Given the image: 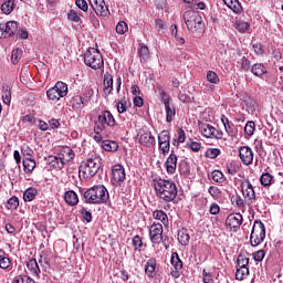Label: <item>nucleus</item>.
<instances>
[{"label": "nucleus", "mask_w": 283, "mask_h": 283, "mask_svg": "<svg viewBox=\"0 0 283 283\" xmlns=\"http://www.w3.org/2000/svg\"><path fill=\"white\" fill-rule=\"evenodd\" d=\"M154 189L157 198L164 202H174L178 196V187L172 180L155 179Z\"/></svg>", "instance_id": "obj_1"}, {"label": "nucleus", "mask_w": 283, "mask_h": 283, "mask_svg": "<svg viewBox=\"0 0 283 283\" xmlns=\"http://www.w3.org/2000/svg\"><path fill=\"white\" fill-rule=\"evenodd\" d=\"M83 196L87 205H105L109 200V191L103 185L93 186Z\"/></svg>", "instance_id": "obj_2"}, {"label": "nucleus", "mask_w": 283, "mask_h": 283, "mask_svg": "<svg viewBox=\"0 0 283 283\" xmlns=\"http://www.w3.org/2000/svg\"><path fill=\"white\" fill-rule=\"evenodd\" d=\"M101 169V157L98 155H92L86 160L82 161L78 167L80 177L94 178L95 174H98Z\"/></svg>", "instance_id": "obj_3"}, {"label": "nucleus", "mask_w": 283, "mask_h": 283, "mask_svg": "<svg viewBox=\"0 0 283 283\" xmlns=\"http://www.w3.org/2000/svg\"><path fill=\"white\" fill-rule=\"evenodd\" d=\"M184 21L189 30V32H200L205 24L202 23V17L199 12L193 10H188L184 13Z\"/></svg>", "instance_id": "obj_4"}, {"label": "nucleus", "mask_w": 283, "mask_h": 283, "mask_svg": "<svg viewBox=\"0 0 283 283\" xmlns=\"http://www.w3.org/2000/svg\"><path fill=\"white\" fill-rule=\"evenodd\" d=\"M84 63L87 67H92V70H101L104 67L105 62L103 61V54L101 51L91 48L84 53Z\"/></svg>", "instance_id": "obj_5"}, {"label": "nucleus", "mask_w": 283, "mask_h": 283, "mask_svg": "<svg viewBox=\"0 0 283 283\" xmlns=\"http://www.w3.org/2000/svg\"><path fill=\"white\" fill-rule=\"evenodd\" d=\"M266 238V228L262 221H254L251 234L250 244L251 247H260Z\"/></svg>", "instance_id": "obj_6"}, {"label": "nucleus", "mask_w": 283, "mask_h": 283, "mask_svg": "<svg viewBox=\"0 0 283 283\" xmlns=\"http://www.w3.org/2000/svg\"><path fill=\"white\" fill-rule=\"evenodd\" d=\"M95 126L97 132H105L107 127H116V118H114V115L109 111H103L98 116L97 120L95 122Z\"/></svg>", "instance_id": "obj_7"}, {"label": "nucleus", "mask_w": 283, "mask_h": 283, "mask_svg": "<svg viewBox=\"0 0 283 283\" xmlns=\"http://www.w3.org/2000/svg\"><path fill=\"white\" fill-rule=\"evenodd\" d=\"M241 193L248 202V207H252L258 202V196L255 195V189L253 188V184L248 178L240 181Z\"/></svg>", "instance_id": "obj_8"}, {"label": "nucleus", "mask_w": 283, "mask_h": 283, "mask_svg": "<svg viewBox=\"0 0 283 283\" xmlns=\"http://www.w3.org/2000/svg\"><path fill=\"white\" fill-rule=\"evenodd\" d=\"M49 101H61L64 96H67V84L64 82H57L53 87L46 91Z\"/></svg>", "instance_id": "obj_9"}, {"label": "nucleus", "mask_w": 283, "mask_h": 283, "mask_svg": "<svg viewBox=\"0 0 283 283\" xmlns=\"http://www.w3.org/2000/svg\"><path fill=\"white\" fill-rule=\"evenodd\" d=\"M17 30H19L17 21L0 23V39H10V36H14Z\"/></svg>", "instance_id": "obj_10"}, {"label": "nucleus", "mask_w": 283, "mask_h": 283, "mask_svg": "<svg viewBox=\"0 0 283 283\" xmlns=\"http://www.w3.org/2000/svg\"><path fill=\"white\" fill-rule=\"evenodd\" d=\"M94 94V91H88L87 95L81 96L76 95L72 97L71 104L73 109H83L84 107H87L90 105V101L92 98V95Z\"/></svg>", "instance_id": "obj_11"}, {"label": "nucleus", "mask_w": 283, "mask_h": 283, "mask_svg": "<svg viewBox=\"0 0 283 283\" xmlns=\"http://www.w3.org/2000/svg\"><path fill=\"white\" fill-rule=\"evenodd\" d=\"M113 185L120 187L125 182L126 174L125 167L120 164H116L112 167Z\"/></svg>", "instance_id": "obj_12"}, {"label": "nucleus", "mask_w": 283, "mask_h": 283, "mask_svg": "<svg viewBox=\"0 0 283 283\" xmlns=\"http://www.w3.org/2000/svg\"><path fill=\"white\" fill-rule=\"evenodd\" d=\"M243 220L241 213H231L226 219V227L235 233L242 227Z\"/></svg>", "instance_id": "obj_13"}, {"label": "nucleus", "mask_w": 283, "mask_h": 283, "mask_svg": "<svg viewBox=\"0 0 283 283\" xmlns=\"http://www.w3.org/2000/svg\"><path fill=\"white\" fill-rule=\"evenodd\" d=\"M200 132L205 136V138H216V140H221L223 133L216 129L211 124H201Z\"/></svg>", "instance_id": "obj_14"}, {"label": "nucleus", "mask_w": 283, "mask_h": 283, "mask_svg": "<svg viewBox=\"0 0 283 283\" xmlns=\"http://www.w3.org/2000/svg\"><path fill=\"white\" fill-rule=\"evenodd\" d=\"M149 238L153 244H160L163 242V224L154 222L149 227Z\"/></svg>", "instance_id": "obj_15"}, {"label": "nucleus", "mask_w": 283, "mask_h": 283, "mask_svg": "<svg viewBox=\"0 0 283 283\" xmlns=\"http://www.w3.org/2000/svg\"><path fill=\"white\" fill-rule=\"evenodd\" d=\"M170 264L172 266L170 275L176 279L180 277V272L182 271V260H180L178 252L171 253Z\"/></svg>", "instance_id": "obj_16"}, {"label": "nucleus", "mask_w": 283, "mask_h": 283, "mask_svg": "<svg viewBox=\"0 0 283 283\" xmlns=\"http://www.w3.org/2000/svg\"><path fill=\"white\" fill-rule=\"evenodd\" d=\"M239 158L245 166L253 165V149L249 146H241L239 148Z\"/></svg>", "instance_id": "obj_17"}, {"label": "nucleus", "mask_w": 283, "mask_h": 283, "mask_svg": "<svg viewBox=\"0 0 283 283\" xmlns=\"http://www.w3.org/2000/svg\"><path fill=\"white\" fill-rule=\"evenodd\" d=\"M90 3L98 17H107L109 14V9L105 4V0H90Z\"/></svg>", "instance_id": "obj_18"}, {"label": "nucleus", "mask_w": 283, "mask_h": 283, "mask_svg": "<svg viewBox=\"0 0 283 283\" xmlns=\"http://www.w3.org/2000/svg\"><path fill=\"white\" fill-rule=\"evenodd\" d=\"M62 163L65 165L66 163H71V160H74L75 154L72 147L70 146H63L59 154Z\"/></svg>", "instance_id": "obj_19"}, {"label": "nucleus", "mask_w": 283, "mask_h": 283, "mask_svg": "<svg viewBox=\"0 0 283 283\" xmlns=\"http://www.w3.org/2000/svg\"><path fill=\"white\" fill-rule=\"evenodd\" d=\"M165 165H166L167 174H170V175L176 174V167H178V156L171 153L166 159Z\"/></svg>", "instance_id": "obj_20"}, {"label": "nucleus", "mask_w": 283, "mask_h": 283, "mask_svg": "<svg viewBox=\"0 0 283 283\" xmlns=\"http://www.w3.org/2000/svg\"><path fill=\"white\" fill-rule=\"evenodd\" d=\"M45 161H46V165H49L53 169H57V171H61V169L65 167V164L63 163L60 156L59 157L52 156V155L48 156L45 158Z\"/></svg>", "instance_id": "obj_21"}, {"label": "nucleus", "mask_w": 283, "mask_h": 283, "mask_svg": "<svg viewBox=\"0 0 283 283\" xmlns=\"http://www.w3.org/2000/svg\"><path fill=\"white\" fill-rule=\"evenodd\" d=\"M104 88L103 92L105 94V96H109V94H112V92H114V76H112V74L106 73L104 75Z\"/></svg>", "instance_id": "obj_22"}, {"label": "nucleus", "mask_w": 283, "mask_h": 283, "mask_svg": "<svg viewBox=\"0 0 283 283\" xmlns=\"http://www.w3.org/2000/svg\"><path fill=\"white\" fill-rule=\"evenodd\" d=\"M243 108L248 112V114H255V107L258 103L251 96L245 95L242 101Z\"/></svg>", "instance_id": "obj_23"}, {"label": "nucleus", "mask_w": 283, "mask_h": 283, "mask_svg": "<svg viewBox=\"0 0 283 283\" xmlns=\"http://www.w3.org/2000/svg\"><path fill=\"white\" fill-rule=\"evenodd\" d=\"M139 144L144 147H154L156 145V137L151 133H144L139 136Z\"/></svg>", "instance_id": "obj_24"}, {"label": "nucleus", "mask_w": 283, "mask_h": 283, "mask_svg": "<svg viewBox=\"0 0 283 283\" xmlns=\"http://www.w3.org/2000/svg\"><path fill=\"white\" fill-rule=\"evenodd\" d=\"M64 200L69 207L78 205V195L74 190H69L64 193Z\"/></svg>", "instance_id": "obj_25"}, {"label": "nucleus", "mask_w": 283, "mask_h": 283, "mask_svg": "<svg viewBox=\"0 0 283 283\" xmlns=\"http://www.w3.org/2000/svg\"><path fill=\"white\" fill-rule=\"evenodd\" d=\"M178 242L182 247H187L189 244V241L191 240V235H189V230L182 228L178 231Z\"/></svg>", "instance_id": "obj_26"}, {"label": "nucleus", "mask_w": 283, "mask_h": 283, "mask_svg": "<svg viewBox=\"0 0 283 283\" xmlns=\"http://www.w3.org/2000/svg\"><path fill=\"white\" fill-rule=\"evenodd\" d=\"M27 269L30 271L31 275H34L35 277L41 275V268H39V262H36V259H31L28 261Z\"/></svg>", "instance_id": "obj_27"}, {"label": "nucleus", "mask_w": 283, "mask_h": 283, "mask_svg": "<svg viewBox=\"0 0 283 283\" xmlns=\"http://www.w3.org/2000/svg\"><path fill=\"white\" fill-rule=\"evenodd\" d=\"M227 7L234 12V14H242V3L238 0H223Z\"/></svg>", "instance_id": "obj_28"}, {"label": "nucleus", "mask_w": 283, "mask_h": 283, "mask_svg": "<svg viewBox=\"0 0 283 283\" xmlns=\"http://www.w3.org/2000/svg\"><path fill=\"white\" fill-rule=\"evenodd\" d=\"M209 180H212L213 182H217L219 185H222V182L227 181V177H224V174L221 170H213L208 175Z\"/></svg>", "instance_id": "obj_29"}, {"label": "nucleus", "mask_w": 283, "mask_h": 283, "mask_svg": "<svg viewBox=\"0 0 283 283\" xmlns=\"http://www.w3.org/2000/svg\"><path fill=\"white\" fill-rule=\"evenodd\" d=\"M12 266V260H10V256L6 253L3 249H0V269H10Z\"/></svg>", "instance_id": "obj_30"}, {"label": "nucleus", "mask_w": 283, "mask_h": 283, "mask_svg": "<svg viewBox=\"0 0 283 283\" xmlns=\"http://www.w3.org/2000/svg\"><path fill=\"white\" fill-rule=\"evenodd\" d=\"M156 259L155 258H150L146 264H145V273L148 277H154V272L156 271Z\"/></svg>", "instance_id": "obj_31"}, {"label": "nucleus", "mask_w": 283, "mask_h": 283, "mask_svg": "<svg viewBox=\"0 0 283 283\" xmlns=\"http://www.w3.org/2000/svg\"><path fill=\"white\" fill-rule=\"evenodd\" d=\"M153 218L155 220H158L159 222H163L165 224V227H167V224H169V217L167 216L166 211L155 210L153 212Z\"/></svg>", "instance_id": "obj_32"}, {"label": "nucleus", "mask_w": 283, "mask_h": 283, "mask_svg": "<svg viewBox=\"0 0 283 283\" xmlns=\"http://www.w3.org/2000/svg\"><path fill=\"white\" fill-rule=\"evenodd\" d=\"M22 165L24 167L25 174H32L36 167V161L32 157H27L23 159Z\"/></svg>", "instance_id": "obj_33"}, {"label": "nucleus", "mask_w": 283, "mask_h": 283, "mask_svg": "<svg viewBox=\"0 0 283 283\" xmlns=\"http://www.w3.org/2000/svg\"><path fill=\"white\" fill-rule=\"evenodd\" d=\"M102 148L104 151H118V143L114 140H104L102 142Z\"/></svg>", "instance_id": "obj_34"}, {"label": "nucleus", "mask_w": 283, "mask_h": 283, "mask_svg": "<svg viewBox=\"0 0 283 283\" xmlns=\"http://www.w3.org/2000/svg\"><path fill=\"white\" fill-rule=\"evenodd\" d=\"M36 193H39V190H36V188H28L23 193L24 202H32V200L36 198Z\"/></svg>", "instance_id": "obj_35"}, {"label": "nucleus", "mask_w": 283, "mask_h": 283, "mask_svg": "<svg viewBox=\"0 0 283 283\" xmlns=\"http://www.w3.org/2000/svg\"><path fill=\"white\" fill-rule=\"evenodd\" d=\"M251 72L254 74V76H263V74H266V66H264L262 63H255L251 67Z\"/></svg>", "instance_id": "obj_36"}, {"label": "nucleus", "mask_w": 283, "mask_h": 283, "mask_svg": "<svg viewBox=\"0 0 283 283\" xmlns=\"http://www.w3.org/2000/svg\"><path fill=\"white\" fill-rule=\"evenodd\" d=\"M273 175L263 172L260 177V182L263 187H271L273 185Z\"/></svg>", "instance_id": "obj_37"}, {"label": "nucleus", "mask_w": 283, "mask_h": 283, "mask_svg": "<svg viewBox=\"0 0 283 283\" xmlns=\"http://www.w3.org/2000/svg\"><path fill=\"white\" fill-rule=\"evenodd\" d=\"M166 109V123H171L176 117V107L171 106V104H167L165 106Z\"/></svg>", "instance_id": "obj_38"}, {"label": "nucleus", "mask_w": 283, "mask_h": 283, "mask_svg": "<svg viewBox=\"0 0 283 283\" xmlns=\"http://www.w3.org/2000/svg\"><path fill=\"white\" fill-rule=\"evenodd\" d=\"M138 54L142 63L149 61V48L147 45H142L138 49Z\"/></svg>", "instance_id": "obj_39"}, {"label": "nucleus", "mask_w": 283, "mask_h": 283, "mask_svg": "<svg viewBox=\"0 0 283 283\" xmlns=\"http://www.w3.org/2000/svg\"><path fill=\"white\" fill-rule=\"evenodd\" d=\"M1 10L3 14H12V11L14 10V0H7L2 3Z\"/></svg>", "instance_id": "obj_40"}, {"label": "nucleus", "mask_w": 283, "mask_h": 283, "mask_svg": "<svg viewBox=\"0 0 283 283\" xmlns=\"http://www.w3.org/2000/svg\"><path fill=\"white\" fill-rule=\"evenodd\" d=\"M250 28H251V24L249 22H244V21L235 22V30H238V32H240V34H247V32H249Z\"/></svg>", "instance_id": "obj_41"}, {"label": "nucleus", "mask_w": 283, "mask_h": 283, "mask_svg": "<svg viewBox=\"0 0 283 283\" xmlns=\"http://www.w3.org/2000/svg\"><path fill=\"white\" fill-rule=\"evenodd\" d=\"M247 277H249V268L237 266L235 279L242 281Z\"/></svg>", "instance_id": "obj_42"}, {"label": "nucleus", "mask_w": 283, "mask_h": 283, "mask_svg": "<svg viewBox=\"0 0 283 283\" xmlns=\"http://www.w3.org/2000/svg\"><path fill=\"white\" fill-rule=\"evenodd\" d=\"M2 101L4 105H10L12 102V91H10V87L6 86L2 90Z\"/></svg>", "instance_id": "obj_43"}, {"label": "nucleus", "mask_w": 283, "mask_h": 283, "mask_svg": "<svg viewBox=\"0 0 283 283\" xmlns=\"http://www.w3.org/2000/svg\"><path fill=\"white\" fill-rule=\"evenodd\" d=\"M177 135H178V138H174L172 139V145H181L182 143H185V140H187V136L185 134V129L182 128H178L177 130Z\"/></svg>", "instance_id": "obj_44"}, {"label": "nucleus", "mask_w": 283, "mask_h": 283, "mask_svg": "<svg viewBox=\"0 0 283 283\" xmlns=\"http://www.w3.org/2000/svg\"><path fill=\"white\" fill-rule=\"evenodd\" d=\"M222 151L219 148H208L205 153L206 158H210L211 160L218 158Z\"/></svg>", "instance_id": "obj_45"}, {"label": "nucleus", "mask_w": 283, "mask_h": 283, "mask_svg": "<svg viewBox=\"0 0 283 283\" xmlns=\"http://www.w3.org/2000/svg\"><path fill=\"white\" fill-rule=\"evenodd\" d=\"M23 56V50L21 49H15L11 52V62L13 65H17L19 61H21V57Z\"/></svg>", "instance_id": "obj_46"}, {"label": "nucleus", "mask_w": 283, "mask_h": 283, "mask_svg": "<svg viewBox=\"0 0 283 283\" xmlns=\"http://www.w3.org/2000/svg\"><path fill=\"white\" fill-rule=\"evenodd\" d=\"M232 202H235L239 209H247V205H249V202H247V199H242L240 195L233 196Z\"/></svg>", "instance_id": "obj_47"}, {"label": "nucleus", "mask_w": 283, "mask_h": 283, "mask_svg": "<svg viewBox=\"0 0 283 283\" xmlns=\"http://www.w3.org/2000/svg\"><path fill=\"white\" fill-rule=\"evenodd\" d=\"M244 134L247 136H253L255 134V122L249 120L244 126Z\"/></svg>", "instance_id": "obj_48"}, {"label": "nucleus", "mask_w": 283, "mask_h": 283, "mask_svg": "<svg viewBox=\"0 0 283 283\" xmlns=\"http://www.w3.org/2000/svg\"><path fill=\"white\" fill-rule=\"evenodd\" d=\"M237 266L249 269V258L240 253L237 259Z\"/></svg>", "instance_id": "obj_49"}, {"label": "nucleus", "mask_w": 283, "mask_h": 283, "mask_svg": "<svg viewBox=\"0 0 283 283\" xmlns=\"http://www.w3.org/2000/svg\"><path fill=\"white\" fill-rule=\"evenodd\" d=\"M160 143H171V135L169 134V130H161L158 135V145Z\"/></svg>", "instance_id": "obj_50"}, {"label": "nucleus", "mask_w": 283, "mask_h": 283, "mask_svg": "<svg viewBox=\"0 0 283 283\" xmlns=\"http://www.w3.org/2000/svg\"><path fill=\"white\" fill-rule=\"evenodd\" d=\"M207 81L209 83H212L213 85H218V83H220V77L218 76V74L213 71H208L207 72Z\"/></svg>", "instance_id": "obj_51"}, {"label": "nucleus", "mask_w": 283, "mask_h": 283, "mask_svg": "<svg viewBox=\"0 0 283 283\" xmlns=\"http://www.w3.org/2000/svg\"><path fill=\"white\" fill-rule=\"evenodd\" d=\"M171 149V142H164L159 144V153L163 154V156H167Z\"/></svg>", "instance_id": "obj_52"}, {"label": "nucleus", "mask_w": 283, "mask_h": 283, "mask_svg": "<svg viewBox=\"0 0 283 283\" xmlns=\"http://www.w3.org/2000/svg\"><path fill=\"white\" fill-rule=\"evenodd\" d=\"M19 207V198L17 196L11 197L8 201H7V209L9 210H14Z\"/></svg>", "instance_id": "obj_53"}, {"label": "nucleus", "mask_w": 283, "mask_h": 283, "mask_svg": "<svg viewBox=\"0 0 283 283\" xmlns=\"http://www.w3.org/2000/svg\"><path fill=\"white\" fill-rule=\"evenodd\" d=\"M208 193H210V196L214 200H218V198H220V196L222 195V190H220V188H218L216 186H210L208 189Z\"/></svg>", "instance_id": "obj_54"}, {"label": "nucleus", "mask_w": 283, "mask_h": 283, "mask_svg": "<svg viewBox=\"0 0 283 283\" xmlns=\"http://www.w3.org/2000/svg\"><path fill=\"white\" fill-rule=\"evenodd\" d=\"M12 283H36V282L28 275H19L14 277Z\"/></svg>", "instance_id": "obj_55"}, {"label": "nucleus", "mask_w": 283, "mask_h": 283, "mask_svg": "<svg viewBox=\"0 0 283 283\" xmlns=\"http://www.w3.org/2000/svg\"><path fill=\"white\" fill-rule=\"evenodd\" d=\"M129 30V27L127 25V22L125 21H119L116 25V32L117 34H125Z\"/></svg>", "instance_id": "obj_56"}, {"label": "nucleus", "mask_w": 283, "mask_h": 283, "mask_svg": "<svg viewBox=\"0 0 283 283\" xmlns=\"http://www.w3.org/2000/svg\"><path fill=\"white\" fill-rule=\"evenodd\" d=\"M132 242L135 251H139V249H143V238H140V235H135Z\"/></svg>", "instance_id": "obj_57"}, {"label": "nucleus", "mask_w": 283, "mask_h": 283, "mask_svg": "<svg viewBox=\"0 0 283 283\" xmlns=\"http://www.w3.org/2000/svg\"><path fill=\"white\" fill-rule=\"evenodd\" d=\"M80 213L82 214L83 220L85 222H88V223L92 222V212L88 211L86 208H82Z\"/></svg>", "instance_id": "obj_58"}, {"label": "nucleus", "mask_w": 283, "mask_h": 283, "mask_svg": "<svg viewBox=\"0 0 283 283\" xmlns=\"http://www.w3.org/2000/svg\"><path fill=\"white\" fill-rule=\"evenodd\" d=\"M226 132L230 138H235L238 136V129L233 128V124L230 123L229 126H226Z\"/></svg>", "instance_id": "obj_59"}, {"label": "nucleus", "mask_w": 283, "mask_h": 283, "mask_svg": "<svg viewBox=\"0 0 283 283\" xmlns=\"http://www.w3.org/2000/svg\"><path fill=\"white\" fill-rule=\"evenodd\" d=\"M265 255H266V253L264 252V250H259L253 253V260H254V262H262V260H264Z\"/></svg>", "instance_id": "obj_60"}, {"label": "nucleus", "mask_w": 283, "mask_h": 283, "mask_svg": "<svg viewBox=\"0 0 283 283\" xmlns=\"http://www.w3.org/2000/svg\"><path fill=\"white\" fill-rule=\"evenodd\" d=\"M220 213V206L217 202H212L209 207L210 216H218Z\"/></svg>", "instance_id": "obj_61"}, {"label": "nucleus", "mask_w": 283, "mask_h": 283, "mask_svg": "<svg viewBox=\"0 0 283 283\" xmlns=\"http://www.w3.org/2000/svg\"><path fill=\"white\" fill-rule=\"evenodd\" d=\"M69 21H74V23H81V15L76 11L71 10L69 12Z\"/></svg>", "instance_id": "obj_62"}, {"label": "nucleus", "mask_w": 283, "mask_h": 283, "mask_svg": "<svg viewBox=\"0 0 283 283\" xmlns=\"http://www.w3.org/2000/svg\"><path fill=\"white\" fill-rule=\"evenodd\" d=\"M117 112L118 114H125L127 112V101L122 99L117 103Z\"/></svg>", "instance_id": "obj_63"}, {"label": "nucleus", "mask_w": 283, "mask_h": 283, "mask_svg": "<svg viewBox=\"0 0 283 283\" xmlns=\"http://www.w3.org/2000/svg\"><path fill=\"white\" fill-rule=\"evenodd\" d=\"M75 6L83 12H87L88 10L87 1L85 0H75Z\"/></svg>", "instance_id": "obj_64"}]
</instances>
